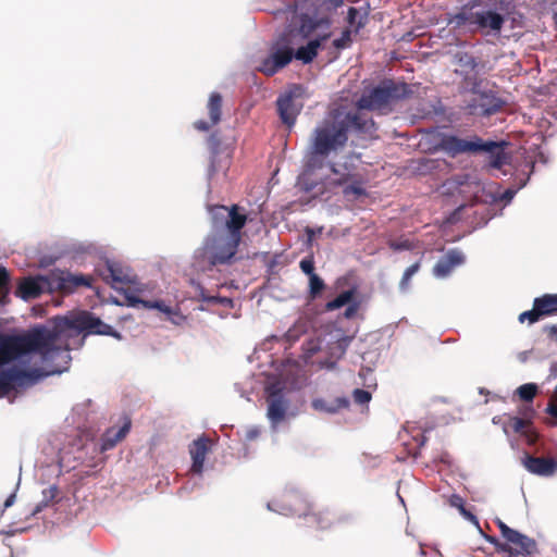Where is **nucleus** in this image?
I'll return each mask as SVG.
<instances>
[{"label": "nucleus", "instance_id": "1", "mask_svg": "<svg viewBox=\"0 0 557 557\" xmlns=\"http://www.w3.org/2000/svg\"><path fill=\"white\" fill-rule=\"evenodd\" d=\"M58 333L36 326L22 334L0 332V396L34 384L42 375L62 373L69 347L57 345Z\"/></svg>", "mask_w": 557, "mask_h": 557}, {"label": "nucleus", "instance_id": "2", "mask_svg": "<svg viewBox=\"0 0 557 557\" xmlns=\"http://www.w3.org/2000/svg\"><path fill=\"white\" fill-rule=\"evenodd\" d=\"M375 131L374 121L361 112L338 113L332 119L324 120L312 132L300 175H304L312 187L313 171L323 170L327 164V158L345 148L349 132L367 138L373 137Z\"/></svg>", "mask_w": 557, "mask_h": 557}, {"label": "nucleus", "instance_id": "3", "mask_svg": "<svg viewBox=\"0 0 557 557\" xmlns=\"http://www.w3.org/2000/svg\"><path fill=\"white\" fill-rule=\"evenodd\" d=\"M214 227L225 226L227 234L214 233L209 235L202 245V256L210 264H226L232 261L242 242V230L247 223L245 209L238 205L226 207L214 205L209 207Z\"/></svg>", "mask_w": 557, "mask_h": 557}, {"label": "nucleus", "instance_id": "4", "mask_svg": "<svg viewBox=\"0 0 557 557\" xmlns=\"http://www.w3.org/2000/svg\"><path fill=\"white\" fill-rule=\"evenodd\" d=\"M326 165H329V174L320 173L322 170L313 171L312 187L304 175H299V184L305 191L323 195L341 189L343 196L349 200L367 196V178L355 165L329 162Z\"/></svg>", "mask_w": 557, "mask_h": 557}, {"label": "nucleus", "instance_id": "5", "mask_svg": "<svg viewBox=\"0 0 557 557\" xmlns=\"http://www.w3.org/2000/svg\"><path fill=\"white\" fill-rule=\"evenodd\" d=\"M506 146V141H485L479 136L465 139L456 135H444L440 141L442 150L451 157L461 153H486L488 154V165L497 170L509 163L510 157L505 151Z\"/></svg>", "mask_w": 557, "mask_h": 557}, {"label": "nucleus", "instance_id": "6", "mask_svg": "<svg viewBox=\"0 0 557 557\" xmlns=\"http://www.w3.org/2000/svg\"><path fill=\"white\" fill-rule=\"evenodd\" d=\"M280 507L282 513L304 517L307 525H314L319 530H327L334 525H348L354 521V517L345 511L327 508L314 511L298 494L285 495Z\"/></svg>", "mask_w": 557, "mask_h": 557}, {"label": "nucleus", "instance_id": "7", "mask_svg": "<svg viewBox=\"0 0 557 557\" xmlns=\"http://www.w3.org/2000/svg\"><path fill=\"white\" fill-rule=\"evenodd\" d=\"M505 21L503 14L491 9L483 0H469L451 20L457 26H468L482 35H498Z\"/></svg>", "mask_w": 557, "mask_h": 557}, {"label": "nucleus", "instance_id": "8", "mask_svg": "<svg viewBox=\"0 0 557 557\" xmlns=\"http://www.w3.org/2000/svg\"><path fill=\"white\" fill-rule=\"evenodd\" d=\"M411 92L408 84L386 79L368 92H363L357 101V108L387 114L395 103L408 98Z\"/></svg>", "mask_w": 557, "mask_h": 557}, {"label": "nucleus", "instance_id": "9", "mask_svg": "<svg viewBox=\"0 0 557 557\" xmlns=\"http://www.w3.org/2000/svg\"><path fill=\"white\" fill-rule=\"evenodd\" d=\"M495 523L503 541L491 536L488 537V542L495 546L497 552L505 553L509 557H517L532 555L537 550L536 542L533 539L509 528L499 518L495 520Z\"/></svg>", "mask_w": 557, "mask_h": 557}, {"label": "nucleus", "instance_id": "10", "mask_svg": "<svg viewBox=\"0 0 557 557\" xmlns=\"http://www.w3.org/2000/svg\"><path fill=\"white\" fill-rule=\"evenodd\" d=\"M295 37L292 30L281 34L271 44L269 55L262 59L258 71L267 76H273L288 65L294 58Z\"/></svg>", "mask_w": 557, "mask_h": 557}, {"label": "nucleus", "instance_id": "11", "mask_svg": "<svg viewBox=\"0 0 557 557\" xmlns=\"http://www.w3.org/2000/svg\"><path fill=\"white\" fill-rule=\"evenodd\" d=\"M504 101L493 90H480L474 87L466 101L467 113L476 116H491L502 110Z\"/></svg>", "mask_w": 557, "mask_h": 557}, {"label": "nucleus", "instance_id": "12", "mask_svg": "<svg viewBox=\"0 0 557 557\" xmlns=\"http://www.w3.org/2000/svg\"><path fill=\"white\" fill-rule=\"evenodd\" d=\"M94 277L82 273H72L65 270L50 271V290L71 294L79 287L92 286Z\"/></svg>", "mask_w": 557, "mask_h": 557}, {"label": "nucleus", "instance_id": "13", "mask_svg": "<svg viewBox=\"0 0 557 557\" xmlns=\"http://www.w3.org/2000/svg\"><path fill=\"white\" fill-rule=\"evenodd\" d=\"M301 92L302 87L300 85H294L276 100L278 115L282 122L288 127H292L295 124L296 119L302 109V103L296 101V99L301 96Z\"/></svg>", "mask_w": 557, "mask_h": 557}, {"label": "nucleus", "instance_id": "14", "mask_svg": "<svg viewBox=\"0 0 557 557\" xmlns=\"http://www.w3.org/2000/svg\"><path fill=\"white\" fill-rule=\"evenodd\" d=\"M268 418L273 424L285 419L288 400L285 398L284 386L281 382L271 383L265 387Z\"/></svg>", "mask_w": 557, "mask_h": 557}, {"label": "nucleus", "instance_id": "15", "mask_svg": "<svg viewBox=\"0 0 557 557\" xmlns=\"http://www.w3.org/2000/svg\"><path fill=\"white\" fill-rule=\"evenodd\" d=\"M208 147L211 153L209 175L212 176L220 171L228 170L231 165L232 151L228 146L223 145L219 132H213L208 137Z\"/></svg>", "mask_w": 557, "mask_h": 557}, {"label": "nucleus", "instance_id": "16", "mask_svg": "<svg viewBox=\"0 0 557 557\" xmlns=\"http://www.w3.org/2000/svg\"><path fill=\"white\" fill-rule=\"evenodd\" d=\"M70 326L86 332V334L110 335L120 338V334L114 329L94 315L88 311H82L76 314L71 321Z\"/></svg>", "mask_w": 557, "mask_h": 557}, {"label": "nucleus", "instance_id": "17", "mask_svg": "<svg viewBox=\"0 0 557 557\" xmlns=\"http://www.w3.org/2000/svg\"><path fill=\"white\" fill-rule=\"evenodd\" d=\"M98 271L102 280L116 289L136 282L131 269L116 261L107 260L104 267Z\"/></svg>", "mask_w": 557, "mask_h": 557}, {"label": "nucleus", "instance_id": "18", "mask_svg": "<svg viewBox=\"0 0 557 557\" xmlns=\"http://www.w3.org/2000/svg\"><path fill=\"white\" fill-rule=\"evenodd\" d=\"M46 292L52 293L50 290V272L47 275L25 277L20 282L15 295L24 300H29L39 297Z\"/></svg>", "mask_w": 557, "mask_h": 557}, {"label": "nucleus", "instance_id": "19", "mask_svg": "<svg viewBox=\"0 0 557 557\" xmlns=\"http://www.w3.org/2000/svg\"><path fill=\"white\" fill-rule=\"evenodd\" d=\"M522 465L532 474L550 476L557 471V461L550 457H534L525 454Z\"/></svg>", "mask_w": 557, "mask_h": 557}, {"label": "nucleus", "instance_id": "20", "mask_svg": "<svg viewBox=\"0 0 557 557\" xmlns=\"http://www.w3.org/2000/svg\"><path fill=\"white\" fill-rule=\"evenodd\" d=\"M463 262V253L458 249H450L433 267V274L436 277L444 278Z\"/></svg>", "mask_w": 557, "mask_h": 557}, {"label": "nucleus", "instance_id": "21", "mask_svg": "<svg viewBox=\"0 0 557 557\" xmlns=\"http://www.w3.org/2000/svg\"><path fill=\"white\" fill-rule=\"evenodd\" d=\"M207 109L210 117V123L203 120H198L194 123V127L200 132H208L212 126L221 121L222 114V96L219 92H212L209 97Z\"/></svg>", "mask_w": 557, "mask_h": 557}, {"label": "nucleus", "instance_id": "22", "mask_svg": "<svg viewBox=\"0 0 557 557\" xmlns=\"http://www.w3.org/2000/svg\"><path fill=\"white\" fill-rule=\"evenodd\" d=\"M350 401L346 396L329 397V398H314L311 401V407L322 413L335 414L342 410L348 409Z\"/></svg>", "mask_w": 557, "mask_h": 557}, {"label": "nucleus", "instance_id": "23", "mask_svg": "<svg viewBox=\"0 0 557 557\" xmlns=\"http://www.w3.org/2000/svg\"><path fill=\"white\" fill-rule=\"evenodd\" d=\"M210 450L209 437L202 435L195 440L189 446V454L193 459L191 471L194 473H201L207 454Z\"/></svg>", "mask_w": 557, "mask_h": 557}, {"label": "nucleus", "instance_id": "24", "mask_svg": "<svg viewBox=\"0 0 557 557\" xmlns=\"http://www.w3.org/2000/svg\"><path fill=\"white\" fill-rule=\"evenodd\" d=\"M131 424V419L126 418L121 428L116 429L113 426L108 429L101 436L100 450L107 451L115 447L117 443L125 438V436L129 432Z\"/></svg>", "mask_w": 557, "mask_h": 557}, {"label": "nucleus", "instance_id": "25", "mask_svg": "<svg viewBox=\"0 0 557 557\" xmlns=\"http://www.w3.org/2000/svg\"><path fill=\"white\" fill-rule=\"evenodd\" d=\"M330 36V33L324 34L315 39L310 40L306 46H301L297 50L294 49V58L302 61L305 64L312 62L313 59L318 55V50L322 42L329 39Z\"/></svg>", "mask_w": 557, "mask_h": 557}, {"label": "nucleus", "instance_id": "26", "mask_svg": "<svg viewBox=\"0 0 557 557\" xmlns=\"http://www.w3.org/2000/svg\"><path fill=\"white\" fill-rule=\"evenodd\" d=\"M352 339L354 336L343 335L329 345V355L331 359L329 366L331 368H333L335 363L344 357Z\"/></svg>", "mask_w": 557, "mask_h": 557}, {"label": "nucleus", "instance_id": "27", "mask_svg": "<svg viewBox=\"0 0 557 557\" xmlns=\"http://www.w3.org/2000/svg\"><path fill=\"white\" fill-rule=\"evenodd\" d=\"M508 425L515 433L525 436L530 444H533L536 441V434L529 429L531 425V421H529V419L522 417H510Z\"/></svg>", "mask_w": 557, "mask_h": 557}, {"label": "nucleus", "instance_id": "28", "mask_svg": "<svg viewBox=\"0 0 557 557\" xmlns=\"http://www.w3.org/2000/svg\"><path fill=\"white\" fill-rule=\"evenodd\" d=\"M543 317L557 314V294H545L534 299Z\"/></svg>", "mask_w": 557, "mask_h": 557}, {"label": "nucleus", "instance_id": "29", "mask_svg": "<svg viewBox=\"0 0 557 557\" xmlns=\"http://www.w3.org/2000/svg\"><path fill=\"white\" fill-rule=\"evenodd\" d=\"M356 297V289L350 288L341 293L333 300H330L325 304V311L331 312L337 310L344 306L349 305Z\"/></svg>", "mask_w": 557, "mask_h": 557}, {"label": "nucleus", "instance_id": "30", "mask_svg": "<svg viewBox=\"0 0 557 557\" xmlns=\"http://www.w3.org/2000/svg\"><path fill=\"white\" fill-rule=\"evenodd\" d=\"M539 387L534 383H527L519 386L516 391L521 400L531 403L536 396Z\"/></svg>", "mask_w": 557, "mask_h": 557}, {"label": "nucleus", "instance_id": "31", "mask_svg": "<svg viewBox=\"0 0 557 557\" xmlns=\"http://www.w3.org/2000/svg\"><path fill=\"white\" fill-rule=\"evenodd\" d=\"M420 268H421V260L417 261L416 263L411 264L410 267H408L405 270L403 277L399 282V288L401 290L408 289L411 277L420 270Z\"/></svg>", "mask_w": 557, "mask_h": 557}, {"label": "nucleus", "instance_id": "32", "mask_svg": "<svg viewBox=\"0 0 557 557\" xmlns=\"http://www.w3.org/2000/svg\"><path fill=\"white\" fill-rule=\"evenodd\" d=\"M10 273L5 268H0V302H4L9 295Z\"/></svg>", "mask_w": 557, "mask_h": 557}, {"label": "nucleus", "instance_id": "33", "mask_svg": "<svg viewBox=\"0 0 557 557\" xmlns=\"http://www.w3.org/2000/svg\"><path fill=\"white\" fill-rule=\"evenodd\" d=\"M351 44H352V38H351V30L349 28H345L342 32L341 37L333 40V46L337 50L347 49L350 47Z\"/></svg>", "mask_w": 557, "mask_h": 557}, {"label": "nucleus", "instance_id": "34", "mask_svg": "<svg viewBox=\"0 0 557 557\" xmlns=\"http://www.w3.org/2000/svg\"><path fill=\"white\" fill-rule=\"evenodd\" d=\"M309 287L310 296L315 298L324 289L325 284L319 275L312 274L309 276Z\"/></svg>", "mask_w": 557, "mask_h": 557}, {"label": "nucleus", "instance_id": "35", "mask_svg": "<svg viewBox=\"0 0 557 557\" xmlns=\"http://www.w3.org/2000/svg\"><path fill=\"white\" fill-rule=\"evenodd\" d=\"M321 21H313L310 17H304L301 21L300 32L304 34V37H308L312 34L314 29H317L321 24Z\"/></svg>", "mask_w": 557, "mask_h": 557}, {"label": "nucleus", "instance_id": "36", "mask_svg": "<svg viewBox=\"0 0 557 557\" xmlns=\"http://www.w3.org/2000/svg\"><path fill=\"white\" fill-rule=\"evenodd\" d=\"M543 315L541 314L537 306L533 301V308L531 310L524 311L519 315V321L524 322L528 320L530 323L537 322Z\"/></svg>", "mask_w": 557, "mask_h": 557}, {"label": "nucleus", "instance_id": "37", "mask_svg": "<svg viewBox=\"0 0 557 557\" xmlns=\"http://www.w3.org/2000/svg\"><path fill=\"white\" fill-rule=\"evenodd\" d=\"M352 398L354 401L358 405H367L371 400L372 395L370 392L366 389L356 388L352 392Z\"/></svg>", "mask_w": 557, "mask_h": 557}, {"label": "nucleus", "instance_id": "38", "mask_svg": "<svg viewBox=\"0 0 557 557\" xmlns=\"http://www.w3.org/2000/svg\"><path fill=\"white\" fill-rule=\"evenodd\" d=\"M388 247L394 251L411 250L413 248V244L409 239L389 240Z\"/></svg>", "mask_w": 557, "mask_h": 557}, {"label": "nucleus", "instance_id": "39", "mask_svg": "<svg viewBox=\"0 0 557 557\" xmlns=\"http://www.w3.org/2000/svg\"><path fill=\"white\" fill-rule=\"evenodd\" d=\"M299 267H300L301 271L309 276H311L312 274H315L314 273V261H313L312 256L304 258L300 261Z\"/></svg>", "mask_w": 557, "mask_h": 557}, {"label": "nucleus", "instance_id": "40", "mask_svg": "<svg viewBox=\"0 0 557 557\" xmlns=\"http://www.w3.org/2000/svg\"><path fill=\"white\" fill-rule=\"evenodd\" d=\"M58 487L55 485H52L46 490L42 491L44 499L42 504L44 506H48L50 503H52L55 497L58 496Z\"/></svg>", "mask_w": 557, "mask_h": 557}, {"label": "nucleus", "instance_id": "41", "mask_svg": "<svg viewBox=\"0 0 557 557\" xmlns=\"http://www.w3.org/2000/svg\"><path fill=\"white\" fill-rule=\"evenodd\" d=\"M127 299L129 301V305H132V306H135L136 304H141L146 308L161 309V305L158 301L151 302V301H147V300H141V299H139L137 297H133V296L127 297Z\"/></svg>", "mask_w": 557, "mask_h": 557}, {"label": "nucleus", "instance_id": "42", "mask_svg": "<svg viewBox=\"0 0 557 557\" xmlns=\"http://www.w3.org/2000/svg\"><path fill=\"white\" fill-rule=\"evenodd\" d=\"M359 310V302L354 299L349 305H347V308L344 312V318L346 319H352Z\"/></svg>", "mask_w": 557, "mask_h": 557}, {"label": "nucleus", "instance_id": "43", "mask_svg": "<svg viewBox=\"0 0 557 557\" xmlns=\"http://www.w3.org/2000/svg\"><path fill=\"white\" fill-rule=\"evenodd\" d=\"M519 413L522 416V418L529 419V421H531L535 414V410L532 406L524 405L519 408Z\"/></svg>", "mask_w": 557, "mask_h": 557}, {"label": "nucleus", "instance_id": "44", "mask_svg": "<svg viewBox=\"0 0 557 557\" xmlns=\"http://www.w3.org/2000/svg\"><path fill=\"white\" fill-rule=\"evenodd\" d=\"M457 500H458V504L454 503V505L459 508L462 516L466 517L467 519H469L470 521H475V519H476L475 516L465 508L462 499L458 497Z\"/></svg>", "mask_w": 557, "mask_h": 557}, {"label": "nucleus", "instance_id": "45", "mask_svg": "<svg viewBox=\"0 0 557 557\" xmlns=\"http://www.w3.org/2000/svg\"><path fill=\"white\" fill-rule=\"evenodd\" d=\"M546 412L557 419V400L553 396L547 405Z\"/></svg>", "mask_w": 557, "mask_h": 557}, {"label": "nucleus", "instance_id": "46", "mask_svg": "<svg viewBox=\"0 0 557 557\" xmlns=\"http://www.w3.org/2000/svg\"><path fill=\"white\" fill-rule=\"evenodd\" d=\"M260 435V430L258 428H251L246 432V440L253 441Z\"/></svg>", "mask_w": 557, "mask_h": 557}, {"label": "nucleus", "instance_id": "47", "mask_svg": "<svg viewBox=\"0 0 557 557\" xmlns=\"http://www.w3.org/2000/svg\"><path fill=\"white\" fill-rule=\"evenodd\" d=\"M200 297L203 301L210 302V304H219L222 302V299L216 296H206L203 290H201Z\"/></svg>", "mask_w": 557, "mask_h": 557}, {"label": "nucleus", "instance_id": "48", "mask_svg": "<svg viewBox=\"0 0 557 557\" xmlns=\"http://www.w3.org/2000/svg\"><path fill=\"white\" fill-rule=\"evenodd\" d=\"M14 502H15V494L13 493V494H11V495L5 499V502H4V504H3V508L1 509V513H3V512H4V510H5L7 508L11 507V506L14 504Z\"/></svg>", "mask_w": 557, "mask_h": 557}, {"label": "nucleus", "instance_id": "49", "mask_svg": "<svg viewBox=\"0 0 557 557\" xmlns=\"http://www.w3.org/2000/svg\"><path fill=\"white\" fill-rule=\"evenodd\" d=\"M546 332L548 334L549 337H554L557 339V325H549V326H546Z\"/></svg>", "mask_w": 557, "mask_h": 557}, {"label": "nucleus", "instance_id": "50", "mask_svg": "<svg viewBox=\"0 0 557 557\" xmlns=\"http://www.w3.org/2000/svg\"><path fill=\"white\" fill-rule=\"evenodd\" d=\"M546 332L548 334L549 337H554L557 339V325H549V326H546Z\"/></svg>", "mask_w": 557, "mask_h": 557}, {"label": "nucleus", "instance_id": "51", "mask_svg": "<svg viewBox=\"0 0 557 557\" xmlns=\"http://www.w3.org/2000/svg\"><path fill=\"white\" fill-rule=\"evenodd\" d=\"M357 15V9L354 7H350L348 10V22L354 23Z\"/></svg>", "mask_w": 557, "mask_h": 557}, {"label": "nucleus", "instance_id": "52", "mask_svg": "<svg viewBox=\"0 0 557 557\" xmlns=\"http://www.w3.org/2000/svg\"><path fill=\"white\" fill-rule=\"evenodd\" d=\"M306 234L308 235V242H311L315 235L314 231L310 227L306 228Z\"/></svg>", "mask_w": 557, "mask_h": 557}, {"label": "nucleus", "instance_id": "53", "mask_svg": "<svg viewBox=\"0 0 557 557\" xmlns=\"http://www.w3.org/2000/svg\"><path fill=\"white\" fill-rule=\"evenodd\" d=\"M466 64L469 65L473 70L476 66V61L474 58L468 57V61Z\"/></svg>", "mask_w": 557, "mask_h": 557}, {"label": "nucleus", "instance_id": "54", "mask_svg": "<svg viewBox=\"0 0 557 557\" xmlns=\"http://www.w3.org/2000/svg\"><path fill=\"white\" fill-rule=\"evenodd\" d=\"M553 397H554L555 400H557V385H556V388L554 391Z\"/></svg>", "mask_w": 557, "mask_h": 557}]
</instances>
